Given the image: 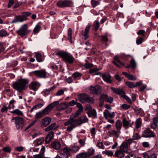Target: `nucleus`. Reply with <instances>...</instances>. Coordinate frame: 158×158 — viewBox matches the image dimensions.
Here are the masks:
<instances>
[{
	"label": "nucleus",
	"mask_w": 158,
	"mask_h": 158,
	"mask_svg": "<svg viewBox=\"0 0 158 158\" xmlns=\"http://www.w3.org/2000/svg\"><path fill=\"white\" fill-rule=\"evenodd\" d=\"M125 84L129 88H132L135 87V84L132 82L127 81L125 82Z\"/></svg>",
	"instance_id": "41"
},
{
	"label": "nucleus",
	"mask_w": 158,
	"mask_h": 158,
	"mask_svg": "<svg viewBox=\"0 0 158 158\" xmlns=\"http://www.w3.org/2000/svg\"><path fill=\"white\" fill-rule=\"evenodd\" d=\"M77 107L78 108V109L76 112L74 114L73 117H72L76 118V117L78 116L82 112L83 108V106L81 103H78L77 104Z\"/></svg>",
	"instance_id": "17"
},
{
	"label": "nucleus",
	"mask_w": 158,
	"mask_h": 158,
	"mask_svg": "<svg viewBox=\"0 0 158 158\" xmlns=\"http://www.w3.org/2000/svg\"><path fill=\"white\" fill-rule=\"evenodd\" d=\"M88 121V119L86 116L84 115L78 118L70 117L67 121L64 123V125L65 126L70 125L67 127L66 131L68 132H71L74 128Z\"/></svg>",
	"instance_id": "1"
},
{
	"label": "nucleus",
	"mask_w": 158,
	"mask_h": 158,
	"mask_svg": "<svg viewBox=\"0 0 158 158\" xmlns=\"http://www.w3.org/2000/svg\"><path fill=\"white\" fill-rule=\"evenodd\" d=\"M130 64L131 66V68L132 69H135L136 67V61L133 58L130 60Z\"/></svg>",
	"instance_id": "35"
},
{
	"label": "nucleus",
	"mask_w": 158,
	"mask_h": 158,
	"mask_svg": "<svg viewBox=\"0 0 158 158\" xmlns=\"http://www.w3.org/2000/svg\"><path fill=\"white\" fill-rule=\"evenodd\" d=\"M142 123V120L140 118H138L135 122L136 128L137 129L139 128L141 126Z\"/></svg>",
	"instance_id": "33"
},
{
	"label": "nucleus",
	"mask_w": 158,
	"mask_h": 158,
	"mask_svg": "<svg viewBox=\"0 0 158 158\" xmlns=\"http://www.w3.org/2000/svg\"><path fill=\"white\" fill-rule=\"evenodd\" d=\"M64 91L62 89L59 90L56 93V95L57 96L61 95L64 94Z\"/></svg>",
	"instance_id": "63"
},
{
	"label": "nucleus",
	"mask_w": 158,
	"mask_h": 158,
	"mask_svg": "<svg viewBox=\"0 0 158 158\" xmlns=\"http://www.w3.org/2000/svg\"><path fill=\"white\" fill-rule=\"evenodd\" d=\"M69 107L68 103L64 102L59 104L57 106L56 110L58 111H61L67 109Z\"/></svg>",
	"instance_id": "15"
},
{
	"label": "nucleus",
	"mask_w": 158,
	"mask_h": 158,
	"mask_svg": "<svg viewBox=\"0 0 158 158\" xmlns=\"http://www.w3.org/2000/svg\"><path fill=\"white\" fill-rule=\"evenodd\" d=\"M124 98L130 104H132V102L131 99L126 95L123 98Z\"/></svg>",
	"instance_id": "56"
},
{
	"label": "nucleus",
	"mask_w": 158,
	"mask_h": 158,
	"mask_svg": "<svg viewBox=\"0 0 158 158\" xmlns=\"http://www.w3.org/2000/svg\"><path fill=\"white\" fill-rule=\"evenodd\" d=\"M51 122V118L46 117L42 119L41 121V127H45L49 125Z\"/></svg>",
	"instance_id": "16"
},
{
	"label": "nucleus",
	"mask_w": 158,
	"mask_h": 158,
	"mask_svg": "<svg viewBox=\"0 0 158 158\" xmlns=\"http://www.w3.org/2000/svg\"><path fill=\"white\" fill-rule=\"evenodd\" d=\"M63 2L65 7H72L73 4V2L72 0H64Z\"/></svg>",
	"instance_id": "29"
},
{
	"label": "nucleus",
	"mask_w": 158,
	"mask_h": 158,
	"mask_svg": "<svg viewBox=\"0 0 158 158\" xmlns=\"http://www.w3.org/2000/svg\"><path fill=\"white\" fill-rule=\"evenodd\" d=\"M87 114L89 117L93 116L94 118H97V113L94 109L88 110Z\"/></svg>",
	"instance_id": "26"
},
{
	"label": "nucleus",
	"mask_w": 158,
	"mask_h": 158,
	"mask_svg": "<svg viewBox=\"0 0 158 158\" xmlns=\"http://www.w3.org/2000/svg\"><path fill=\"white\" fill-rule=\"evenodd\" d=\"M105 154L108 156H112L114 153L111 151L106 150L105 151Z\"/></svg>",
	"instance_id": "54"
},
{
	"label": "nucleus",
	"mask_w": 158,
	"mask_h": 158,
	"mask_svg": "<svg viewBox=\"0 0 158 158\" xmlns=\"http://www.w3.org/2000/svg\"><path fill=\"white\" fill-rule=\"evenodd\" d=\"M91 3L93 7H95L99 4V2H98L94 0H91Z\"/></svg>",
	"instance_id": "51"
},
{
	"label": "nucleus",
	"mask_w": 158,
	"mask_h": 158,
	"mask_svg": "<svg viewBox=\"0 0 158 158\" xmlns=\"http://www.w3.org/2000/svg\"><path fill=\"white\" fill-rule=\"evenodd\" d=\"M77 100H76V101L73 100L70 102L69 103V106L70 105L71 106H73L75 105H76L77 106V104L78 103L77 102Z\"/></svg>",
	"instance_id": "53"
},
{
	"label": "nucleus",
	"mask_w": 158,
	"mask_h": 158,
	"mask_svg": "<svg viewBox=\"0 0 158 158\" xmlns=\"http://www.w3.org/2000/svg\"><path fill=\"white\" fill-rule=\"evenodd\" d=\"M8 109V107L6 106L3 105L1 109V111L2 113H3L5 111H6Z\"/></svg>",
	"instance_id": "61"
},
{
	"label": "nucleus",
	"mask_w": 158,
	"mask_h": 158,
	"mask_svg": "<svg viewBox=\"0 0 158 158\" xmlns=\"http://www.w3.org/2000/svg\"><path fill=\"white\" fill-rule=\"evenodd\" d=\"M140 136L137 133H135L132 136V139L134 140L139 139L141 138Z\"/></svg>",
	"instance_id": "49"
},
{
	"label": "nucleus",
	"mask_w": 158,
	"mask_h": 158,
	"mask_svg": "<svg viewBox=\"0 0 158 158\" xmlns=\"http://www.w3.org/2000/svg\"><path fill=\"white\" fill-rule=\"evenodd\" d=\"M90 89V93L98 95L101 92V88L99 85H96L94 86H91Z\"/></svg>",
	"instance_id": "10"
},
{
	"label": "nucleus",
	"mask_w": 158,
	"mask_h": 158,
	"mask_svg": "<svg viewBox=\"0 0 158 158\" xmlns=\"http://www.w3.org/2000/svg\"><path fill=\"white\" fill-rule=\"evenodd\" d=\"M56 123H53L50 125L48 127L45 129V131H49L52 130H55L57 129V127L56 126Z\"/></svg>",
	"instance_id": "28"
},
{
	"label": "nucleus",
	"mask_w": 158,
	"mask_h": 158,
	"mask_svg": "<svg viewBox=\"0 0 158 158\" xmlns=\"http://www.w3.org/2000/svg\"><path fill=\"white\" fill-rule=\"evenodd\" d=\"M36 57L37 61L38 62L42 61L41 55L40 53H37L36 54Z\"/></svg>",
	"instance_id": "43"
},
{
	"label": "nucleus",
	"mask_w": 158,
	"mask_h": 158,
	"mask_svg": "<svg viewBox=\"0 0 158 158\" xmlns=\"http://www.w3.org/2000/svg\"><path fill=\"white\" fill-rule=\"evenodd\" d=\"M143 40V38H138L136 40V43L138 45L142 43Z\"/></svg>",
	"instance_id": "57"
},
{
	"label": "nucleus",
	"mask_w": 158,
	"mask_h": 158,
	"mask_svg": "<svg viewBox=\"0 0 158 158\" xmlns=\"http://www.w3.org/2000/svg\"><path fill=\"white\" fill-rule=\"evenodd\" d=\"M122 123L123 126L125 129H127L129 128V123L125 118H124L123 119Z\"/></svg>",
	"instance_id": "31"
},
{
	"label": "nucleus",
	"mask_w": 158,
	"mask_h": 158,
	"mask_svg": "<svg viewBox=\"0 0 158 158\" xmlns=\"http://www.w3.org/2000/svg\"><path fill=\"white\" fill-rule=\"evenodd\" d=\"M30 88L34 90H37L38 88V83L36 82H32L30 84Z\"/></svg>",
	"instance_id": "27"
},
{
	"label": "nucleus",
	"mask_w": 158,
	"mask_h": 158,
	"mask_svg": "<svg viewBox=\"0 0 158 158\" xmlns=\"http://www.w3.org/2000/svg\"><path fill=\"white\" fill-rule=\"evenodd\" d=\"M99 99L101 101H104L110 103H112L113 101V98L106 94H102L101 95Z\"/></svg>",
	"instance_id": "14"
},
{
	"label": "nucleus",
	"mask_w": 158,
	"mask_h": 158,
	"mask_svg": "<svg viewBox=\"0 0 158 158\" xmlns=\"http://www.w3.org/2000/svg\"><path fill=\"white\" fill-rule=\"evenodd\" d=\"M116 126L117 130H120L122 126V123L120 120H118L116 121Z\"/></svg>",
	"instance_id": "42"
},
{
	"label": "nucleus",
	"mask_w": 158,
	"mask_h": 158,
	"mask_svg": "<svg viewBox=\"0 0 158 158\" xmlns=\"http://www.w3.org/2000/svg\"><path fill=\"white\" fill-rule=\"evenodd\" d=\"M51 145L52 148L57 150L59 149L61 146L60 143L58 141H54L52 142Z\"/></svg>",
	"instance_id": "24"
},
{
	"label": "nucleus",
	"mask_w": 158,
	"mask_h": 158,
	"mask_svg": "<svg viewBox=\"0 0 158 158\" xmlns=\"http://www.w3.org/2000/svg\"><path fill=\"white\" fill-rule=\"evenodd\" d=\"M70 151L73 153H76L80 149V148L78 146L73 145L71 146V148H70Z\"/></svg>",
	"instance_id": "32"
},
{
	"label": "nucleus",
	"mask_w": 158,
	"mask_h": 158,
	"mask_svg": "<svg viewBox=\"0 0 158 158\" xmlns=\"http://www.w3.org/2000/svg\"><path fill=\"white\" fill-rule=\"evenodd\" d=\"M103 115L106 120L108 122L111 123H114V120L112 119L115 116V113L114 112L110 113L107 110H105L103 112Z\"/></svg>",
	"instance_id": "6"
},
{
	"label": "nucleus",
	"mask_w": 158,
	"mask_h": 158,
	"mask_svg": "<svg viewBox=\"0 0 158 158\" xmlns=\"http://www.w3.org/2000/svg\"><path fill=\"white\" fill-rule=\"evenodd\" d=\"M40 28L41 27L40 25L38 24L36 25L33 30L34 33H37L40 31Z\"/></svg>",
	"instance_id": "48"
},
{
	"label": "nucleus",
	"mask_w": 158,
	"mask_h": 158,
	"mask_svg": "<svg viewBox=\"0 0 158 158\" xmlns=\"http://www.w3.org/2000/svg\"><path fill=\"white\" fill-rule=\"evenodd\" d=\"M127 78L130 80L131 81H135L136 79L135 77L133 76L132 74H129L128 76L127 77Z\"/></svg>",
	"instance_id": "52"
},
{
	"label": "nucleus",
	"mask_w": 158,
	"mask_h": 158,
	"mask_svg": "<svg viewBox=\"0 0 158 158\" xmlns=\"http://www.w3.org/2000/svg\"><path fill=\"white\" fill-rule=\"evenodd\" d=\"M32 74L37 77L40 78H46L47 73L45 69H42L33 71Z\"/></svg>",
	"instance_id": "8"
},
{
	"label": "nucleus",
	"mask_w": 158,
	"mask_h": 158,
	"mask_svg": "<svg viewBox=\"0 0 158 158\" xmlns=\"http://www.w3.org/2000/svg\"><path fill=\"white\" fill-rule=\"evenodd\" d=\"M94 150L93 149H89L88 153H86L88 154V156L92 155L94 153Z\"/></svg>",
	"instance_id": "58"
},
{
	"label": "nucleus",
	"mask_w": 158,
	"mask_h": 158,
	"mask_svg": "<svg viewBox=\"0 0 158 158\" xmlns=\"http://www.w3.org/2000/svg\"><path fill=\"white\" fill-rule=\"evenodd\" d=\"M11 113L12 114H16L19 116H22L23 115V113L22 112L18 109H15L13 111H11Z\"/></svg>",
	"instance_id": "36"
},
{
	"label": "nucleus",
	"mask_w": 158,
	"mask_h": 158,
	"mask_svg": "<svg viewBox=\"0 0 158 158\" xmlns=\"http://www.w3.org/2000/svg\"><path fill=\"white\" fill-rule=\"evenodd\" d=\"M70 148L65 147L61 149L60 153L64 158H68L70 156Z\"/></svg>",
	"instance_id": "11"
},
{
	"label": "nucleus",
	"mask_w": 158,
	"mask_h": 158,
	"mask_svg": "<svg viewBox=\"0 0 158 158\" xmlns=\"http://www.w3.org/2000/svg\"><path fill=\"white\" fill-rule=\"evenodd\" d=\"M151 153L148 152H145L143 153L139 154V155H142L144 158H149L150 156Z\"/></svg>",
	"instance_id": "45"
},
{
	"label": "nucleus",
	"mask_w": 158,
	"mask_h": 158,
	"mask_svg": "<svg viewBox=\"0 0 158 158\" xmlns=\"http://www.w3.org/2000/svg\"><path fill=\"white\" fill-rule=\"evenodd\" d=\"M79 101L82 103L86 102L89 103H93L94 102L93 98L89 96L88 95L85 94H81L78 95Z\"/></svg>",
	"instance_id": "4"
},
{
	"label": "nucleus",
	"mask_w": 158,
	"mask_h": 158,
	"mask_svg": "<svg viewBox=\"0 0 158 158\" xmlns=\"http://www.w3.org/2000/svg\"><path fill=\"white\" fill-rule=\"evenodd\" d=\"M24 21V20L22 15H16L15 16L12 21L11 22V23L13 24L18 22H22Z\"/></svg>",
	"instance_id": "19"
},
{
	"label": "nucleus",
	"mask_w": 158,
	"mask_h": 158,
	"mask_svg": "<svg viewBox=\"0 0 158 158\" xmlns=\"http://www.w3.org/2000/svg\"><path fill=\"white\" fill-rule=\"evenodd\" d=\"M56 54L61 57L62 60L66 63L72 64L74 62V58L69 53L64 51H60L57 52Z\"/></svg>",
	"instance_id": "2"
},
{
	"label": "nucleus",
	"mask_w": 158,
	"mask_h": 158,
	"mask_svg": "<svg viewBox=\"0 0 158 158\" xmlns=\"http://www.w3.org/2000/svg\"><path fill=\"white\" fill-rule=\"evenodd\" d=\"M114 59L115 60V61H116V62H117L118 64H119L123 66H125L124 64L120 61L119 59V57L118 56H115L114 57Z\"/></svg>",
	"instance_id": "46"
},
{
	"label": "nucleus",
	"mask_w": 158,
	"mask_h": 158,
	"mask_svg": "<svg viewBox=\"0 0 158 158\" xmlns=\"http://www.w3.org/2000/svg\"><path fill=\"white\" fill-rule=\"evenodd\" d=\"M8 35V34L5 30L4 29L0 30V37H5Z\"/></svg>",
	"instance_id": "34"
},
{
	"label": "nucleus",
	"mask_w": 158,
	"mask_h": 158,
	"mask_svg": "<svg viewBox=\"0 0 158 158\" xmlns=\"http://www.w3.org/2000/svg\"><path fill=\"white\" fill-rule=\"evenodd\" d=\"M31 14V13L28 12H23L22 13V15L24 20L26 21L27 19V17L30 16Z\"/></svg>",
	"instance_id": "38"
},
{
	"label": "nucleus",
	"mask_w": 158,
	"mask_h": 158,
	"mask_svg": "<svg viewBox=\"0 0 158 158\" xmlns=\"http://www.w3.org/2000/svg\"><path fill=\"white\" fill-rule=\"evenodd\" d=\"M81 74L79 73L76 72L75 73H74L73 76L74 77V78H75L77 77H81Z\"/></svg>",
	"instance_id": "60"
},
{
	"label": "nucleus",
	"mask_w": 158,
	"mask_h": 158,
	"mask_svg": "<svg viewBox=\"0 0 158 158\" xmlns=\"http://www.w3.org/2000/svg\"><path fill=\"white\" fill-rule=\"evenodd\" d=\"M58 6L60 8L65 7L64 4L63 0H60L57 2L56 3Z\"/></svg>",
	"instance_id": "44"
},
{
	"label": "nucleus",
	"mask_w": 158,
	"mask_h": 158,
	"mask_svg": "<svg viewBox=\"0 0 158 158\" xmlns=\"http://www.w3.org/2000/svg\"><path fill=\"white\" fill-rule=\"evenodd\" d=\"M59 103V102L56 101L48 105L47 107L41 111L44 115L48 114L51 110Z\"/></svg>",
	"instance_id": "7"
},
{
	"label": "nucleus",
	"mask_w": 158,
	"mask_h": 158,
	"mask_svg": "<svg viewBox=\"0 0 158 158\" xmlns=\"http://www.w3.org/2000/svg\"><path fill=\"white\" fill-rule=\"evenodd\" d=\"M44 116L42 112L39 111L35 115V119H39Z\"/></svg>",
	"instance_id": "47"
},
{
	"label": "nucleus",
	"mask_w": 158,
	"mask_h": 158,
	"mask_svg": "<svg viewBox=\"0 0 158 158\" xmlns=\"http://www.w3.org/2000/svg\"><path fill=\"white\" fill-rule=\"evenodd\" d=\"M121 107L123 109L127 110L130 108V106L126 104H123L122 105Z\"/></svg>",
	"instance_id": "64"
},
{
	"label": "nucleus",
	"mask_w": 158,
	"mask_h": 158,
	"mask_svg": "<svg viewBox=\"0 0 158 158\" xmlns=\"http://www.w3.org/2000/svg\"><path fill=\"white\" fill-rule=\"evenodd\" d=\"M73 31L71 28H69L68 31V37L67 38V39L68 40L70 43H72V33Z\"/></svg>",
	"instance_id": "30"
},
{
	"label": "nucleus",
	"mask_w": 158,
	"mask_h": 158,
	"mask_svg": "<svg viewBox=\"0 0 158 158\" xmlns=\"http://www.w3.org/2000/svg\"><path fill=\"white\" fill-rule=\"evenodd\" d=\"M110 89L115 94L120 95V96L122 98H123L125 95V93L123 89L116 88L113 87H111L110 88Z\"/></svg>",
	"instance_id": "13"
},
{
	"label": "nucleus",
	"mask_w": 158,
	"mask_h": 158,
	"mask_svg": "<svg viewBox=\"0 0 158 158\" xmlns=\"http://www.w3.org/2000/svg\"><path fill=\"white\" fill-rule=\"evenodd\" d=\"M45 140L44 138H41L36 139L34 142V144L35 147H37L40 145H41L44 143Z\"/></svg>",
	"instance_id": "23"
},
{
	"label": "nucleus",
	"mask_w": 158,
	"mask_h": 158,
	"mask_svg": "<svg viewBox=\"0 0 158 158\" xmlns=\"http://www.w3.org/2000/svg\"><path fill=\"white\" fill-rule=\"evenodd\" d=\"M6 48V47H4L2 44L0 42V53L3 52Z\"/></svg>",
	"instance_id": "59"
},
{
	"label": "nucleus",
	"mask_w": 158,
	"mask_h": 158,
	"mask_svg": "<svg viewBox=\"0 0 158 158\" xmlns=\"http://www.w3.org/2000/svg\"><path fill=\"white\" fill-rule=\"evenodd\" d=\"M27 28V24H24L21 26L16 32L21 37H23L27 35L31 31L30 30H28Z\"/></svg>",
	"instance_id": "5"
},
{
	"label": "nucleus",
	"mask_w": 158,
	"mask_h": 158,
	"mask_svg": "<svg viewBox=\"0 0 158 158\" xmlns=\"http://www.w3.org/2000/svg\"><path fill=\"white\" fill-rule=\"evenodd\" d=\"M28 83V81L26 79H19L18 81L13 84L12 87L16 90L21 92L25 89L26 85Z\"/></svg>",
	"instance_id": "3"
},
{
	"label": "nucleus",
	"mask_w": 158,
	"mask_h": 158,
	"mask_svg": "<svg viewBox=\"0 0 158 158\" xmlns=\"http://www.w3.org/2000/svg\"><path fill=\"white\" fill-rule=\"evenodd\" d=\"M93 26L95 31H97L100 27V25L99 22L97 21H95L93 24Z\"/></svg>",
	"instance_id": "39"
},
{
	"label": "nucleus",
	"mask_w": 158,
	"mask_h": 158,
	"mask_svg": "<svg viewBox=\"0 0 158 158\" xmlns=\"http://www.w3.org/2000/svg\"><path fill=\"white\" fill-rule=\"evenodd\" d=\"M88 154L86 153H82L77 155V158H87Z\"/></svg>",
	"instance_id": "37"
},
{
	"label": "nucleus",
	"mask_w": 158,
	"mask_h": 158,
	"mask_svg": "<svg viewBox=\"0 0 158 158\" xmlns=\"http://www.w3.org/2000/svg\"><path fill=\"white\" fill-rule=\"evenodd\" d=\"M102 77L103 80L106 82L111 83L112 81L110 79L111 76L110 75L108 74H105L102 76Z\"/></svg>",
	"instance_id": "22"
},
{
	"label": "nucleus",
	"mask_w": 158,
	"mask_h": 158,
	"mask_svg": "<svg viewBox=\"0 0 158 158\" xmlns=\"http://www.w3.org/2000/svg\"><path fill=\"white\" fill-rule=\"evenodd\" d=\"M142 135L146 138L154 137L155 136L154 133L148 127L146 128L143 131Z\"/></svg>",
	"instance_id": "9"
},
{
	"label": "nucleus",
	"mask_w": 158,
	"mask_h": 158,
	"mask_svg": "<svg viewBox=\"0 0 158 158\" xmlns=\"http://www.w3.org/2000/svg\"><path fill=\"white\" fill-rule=\"evenodd\" d=\"M99 70V69H90L89 71V73L91 74L93 73H95Z\"/></svg>",
	"instance_id": "55"
},
{
	"label": "nucleus",
	"mask_w": 158,
	"mask_h": 158,
	"mask_svg": "<svg viewBox=\"0 0 158 158\" xmlns=\"http://www.w3.org/2000/svg\"><path fill=\"white\" fill-rule=\"evenodd\" d=\"M91 26V25H87L85 28L84 33L83 31L81 33L82 35L84 36L85 40H86L89 37V32Z\"/></svg>",
	"instance_id": "18"
},
{
	"label": "nucleus",
	"mask_w": 158,
	"mask_h": 158,
	"mask_svg": "<svg viewBox=\"0 0 158 158\" xmlns=\"http://www.w3.org/2000/svg\"><path fill=\"white\" fill-rule=\"evenodd\" d=\"M124 152L120 149L116 151L114 154V156L119 158H123L125 156Z\"/></svg>",
	"instance_id": "20"
},
{
	"label": "nucleus",
	"mask_w": 158,
	"mask_h": 158,
	"mask_svg": "<svg viewBox=\"0 0 158 158\" xmlns=\"http://www.w3.org/2000/svg\"><path fill=\"white\" fill-rule=\"evenodd\" d=\"M133 141L134 140L131 138L128 139L126 141H124V142L127 143L128 146L130 145L133 142Z\"/></svg>",
	"instance_id": "62"
},
{
	"label": "nucleus",
	"mask_w": 158,
	"mask_h": 158,
	"mask_svg": "<svg viewBox=\"0 0 158 158\" xmlns=\"http://www.w3.org/2000/svg\"><path fill=\"white\" fill-rule=\"evenodd\" d=\"M13 120L15 121L16 127L18 129L20 128V127H22L23 124V118L19 117H14L12 120V121Z\"/></svg>",
	"instance_id": "12"
},
{
	"label": "nucleus",
	"mask_w": 158,
	"mask_h": 158,
	"mask_svg": "<svg viewBox=\"0 0 158 158\" xmlns=\"http://www.w3.org/2000/svg\"><path fill=\"white\" fill-rule=\"evenodd\" d=\"M54 133L52 131L50 132L46 137L45 140L46 143H48L52 140L53 137Z\"/></svg>",
	"instance_id": "25"
},
{
	"label": "nucleus",
	"mask_w": 158,
	"mask_h": 158,
	"mask_svg": "<svg viewBox=\"0 0 158 158\" xmlns=\"http://www.w3.org/2000/svg\"><path fill=\"white\" fill-rule=\"evenodd\" d=\"M97 146L100 148L102 149L105 148V146L104 145L102 142L100 141H98L97 144Z\"/></svg>",
	"instance_id": "50"
},
{
	"label": "nucleus",
	"mask_w": 158,
	"mask_h": 158,
	"mask_svg": "<svg viewBox=\"0 0 158 158\" xmlns=\"http://www.w3.org/2000/svg\"><path fill=\"white\" fill-rule=\"evenodd\" d=\"M55 88V86H53L49 89H46L45 91V94L48 95L49 94L50 92L53 90Z\"/></svg>",
	"instance_id": "40"
},
{
	"label": "nucleus",
	"mask_w": 158,
	"mask_h": 158,
	"mask_svg": "<svg viewBox=\"0 0 158 158\" xmlns=\"http://www.w3.org/2000/svg\"><path fill=\"white\" fill-rule=\"evenodd\" d=\"M119 149L125 153H127L128 152V147L127 143L123 142L120 145Z\"/></svg>",
	"instance_id": "21"
}]
</instances>
